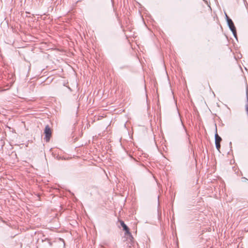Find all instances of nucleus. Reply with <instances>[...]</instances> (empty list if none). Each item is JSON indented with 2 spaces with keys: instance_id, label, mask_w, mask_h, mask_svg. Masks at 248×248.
Listing matches in <instances>:
<instances>
[{
  "instance_id": "5",
  "label": "nucleus",
  "mask_w": 248,
  "mask_h": 248,
  "mask_svg": "<svg viewBox=\"0 0 248 248\" xmlns=\"http://www.w3.org/2000/svg\"><path fill=\"white\" fill-rule=\"evenodd\" d=\"M226 19L228 25L229 26V27L231 30H233V31H234V29H236L235 27V26L234 25V23L232 20L227 15H226Z\"/></svg>"
},
{
  "instance_id": "2",
  "label": "nucleus",
  "mask_w": 248,
  "mask_h": 248,
  "mask_svg": "<svg viewBox=\"0 0 248 248\" xmlns=\"http://www.w3.org/2000/svg\"><path fill=\"white\" fill-rule=\"evenodd\" d=\"M217 129H216V131ZM215 145L217 149L220 152V142L222 140L221 138L218 135L217 132L216 131V133L215 134Z\"/></svg>"
},
{
  "instance_id": "1",
  "label": "nucleus",
  "mask_w": 248,
  "mask_h": 248,
  "mask_svg": "<svg viewBox=\"0 0 248 248\" xmlns=\"http://www.w3.org/2000/svg\"><path fill=\"white\" fill-rule=\"evenodd\" d=\"M44 134L45 135V140L46 142H48L51 137V130L48 125H46L44 130Z\"/></svg>"
},
{
  "instance_id": "7",
  "label": "nucleus",
  "mask_w": 248,
  "mask_h": 248,
  "mask_svg": "<svg viewBox=\"0 0 248 248\" xmlns=\"http://www.w3.org/2000/svg\"><path fill=\"white\" fill-rule=\"evenodd\" d=\"M246 111L247 113H248V105H246Z\"/></svg>"
},
{
  "instance_id": "4",
  "label": "nucleus",
  "mask_w": 248,
  "mask_h": 248,
  "mask_svg": "<svg viewBox=\"0 0 248 248\" xmlns=\"http://www.w3.org/2000/svg\"><path fill=\"white\" fill-rule=\"evenodd\" d=\"M124 236L126 238V243L127 244V247L128 248H131V247L134 245V238L133 236L132 235V238H129V235H124Z\"/></svg>"
},
{
  "instance_id": "3",
  "label": "nucleus",
  "mask_w": 248,
  "mask_h": 248,
  "mask_svg": "<svg viewBox=\"0 0 248 248\" xmlns=\"http://www.w3.org/2000/svg\"><path fill=\"white\" fill-rule=\"evenodd\" d=\"M120 223L121 226L123 228V230L125 231L124 235H129V238H132V234L129 231V229L127 225L124 223V221L123 220H120Z\"/></svg>"
},
{
  "instance_id": "6",
  "label": "nucleus",
  "mask_w": 248,
  "mask_h": 248,
  "mask_svg": "<svg viewBox=\"0 0 248 248\" xmlns=\"http://www.w3.org/2000/svg\"><path fill=\"white\" fill-rule=\"evenodd\" d=\"M231 31H232L234 36L236 38V35H237L236 29H234V31H233V30H231Z\"/></svg>"
}]
</instances>
